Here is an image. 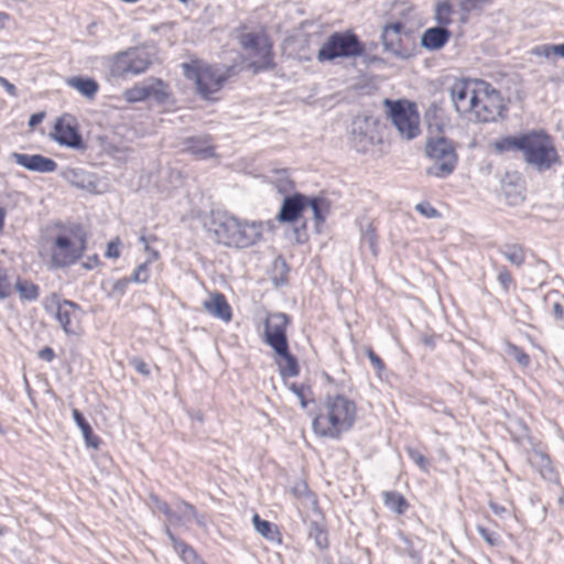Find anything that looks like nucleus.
Wrapping results in <instances>:
<instances>
[{"label": "nucleus", "mask_w": 564, "mask_h": 564, "mask_svg": "<svg viewBox=\"0 0 564 564\" xmlns=\"http://www.w3.org/2000/svg\"><path fill=\"white\" fill-rule=\"evenodd\" d=\"M356 419V404L348 398L327 395L323 411L313 420V430L325 437L337 438L348 431Z\"/></svg>", "instance_id": "f257e3e1"}, {"label": "nucleus", "mask_w": 564, "mask_h": 564, "mask_svg": "<svg viewBox=\"0 0 564 564\" xmlns=\"http://www.w3.org/2000/svg\"><path fill=\"white\" fill-rule=\"evenodd\" d=\"M212 231L218 243L228 248L245 249L262 239L263 224L223 215L213 220Z\"/></svg>", "instance_id": "f03ea898"}, {"label": "nucleus", "mask_w": 564, "mask_h": 564, "mask_svg": "<svg viewBox=\"0 0 564 564\" xmlns=\"http://www.w3.org/2000/svg\"><path fill=\"white\" fill-rule=\"evenodd\" d=\"M50 239L51 269H62L76 263L86 249V236L80 225L57 224Z\"/></svg>", "instance_id": "7ed1b4c3"}, {"label": "nucleus", "mask_w": 564, "mask_h": 564, "mask_svg": "<svg viewBox=\"0 0 564 564\" xmlns=\"http://www.w3.org/2000/svg\"><path fill=\"white\" fill-rule=\"evenodd\" d=\"M522 159L528 166L542 173L561 164L554 139L542 129L525 132Z\"/></svg>", "instance_id": "20e7f679"}, {"label": "nucleus", "mask_w": 564, "mask_h": 564, "mask_svg": "<svg viewBox=\"0 0 564 564\" xmlns=\"http://www.w3.org/2000/svg\"><path fill=\"white\" fill-rule=\"evenodd\" d=\"M237 40L249 62L248 68L254 74L274 68L272 43L264 32H241Z\"/></svg>", "instance_id": "39448f33"}, {"label": "nucleus", "mask_w": 564, "mask_h": 564, "mask_svg": "<svg viewBox=\"0 0 564 564\" xmlns=\"http://www.w3.org/2000/svg\"><path fill=\"white\" fill-rule=\"evenodd\" d=\"M184 76L187 79L194 80L197 94L204 98L212 100L213 94L219 91L228 77L236 74L234 66L227 67L226 72L220 68L200 65L197 63L182 64Z\"/></svg>", "instance_id": "423d86ee"}, {"label": "nucleus", "mask_w": 564, "mask_h": 564, "mask_svg": "<svg viewBox=\"0 0 564 564\" xmlns=\"http://www.w3.org/2000/svg\"><path fill=\"white\" fill-rule=\"evenodd\" d=\"M426 155L434 163L426 169V174L437 178H445L451 175L457 165L455 148L448 139L437 137L430 139L425 145Z\"/></svg>", "instance_id": "0eeeda50"}, {"label": "nucleus", "mask_w": 564, "mask_h": 564, "mask_svg": "<svg viewBox=\"0 0 564 564\" xmlns=\"http://www.w3.org/2000/svg\"><path fill=\"white\" fill-rule=\"evenodd\" d=\"M150 54L140 48H129L113 55L109 62V73L115 78H127L147 72L151 65Z\"/></svg>", "instance_id": "6e6552de"}, {"label": "nucleus", "mask_w": 564, "mask_h": 564, "mask_svg": "<svg viewBox=\"0 0 564 564\" xmlns=\"http://www.w3.org/2000/svg\"><path fill=\"white\" fill-rule=\"evenodd\" d=\"M389 117L399 135L404 140H412L420 133V116L414 104L391 101L386 99Z\"/></svg>", "instance_id": "1a4fd4ad"}, {"label": "nucleus", "mask_w": 564, "mask_h": 564, "mask_svg": "<svg viewBox=\"0 0 564 564\" xmlns=\"http://www.w3.org/2000/svg\"><path fill=\"white\" fill-rule=\"evenodd\" d=\"M364 45L357 35L350 32L334 33L319 48L318 61H333L337 57H354L364 53Z\"/></svg>", "instance_id": "9d476101"}, {"label": "nucleus", "mask_w": 564, "mask_h": 564, "mask_svg": "<svg viewBox=\"0 0 564 564\" xmlns=\"http://www.w3.org/2000/svg\"><path fill=\"white\" fill-rule=\"evenodd\" d=\"M475 106L469 120L478 122H494L502 117V112L506 110L500 93L484 80Z\"/></svg>", "instance_id": "9b49d317"}, {"label": "nucleus", "mask_w": 564, "mask_h": 564, "mask_svg": "<svg viewBox=\"0 0 564 564\" xmlns=\"http://www.w3.org/2000/svg\"><path fill=\"white\" fill-rule=\"evenodd\" d=\"M482 80L460 78L456 79L451 88L449 96L455 110L462 116L470 119L473 109L477 105L478 93Z\"/></svg>", "instance_id": "f8f14e48"}, {"label": "nucleus", "mask_w": 564, "mask_h": 564, "mask_svg": "<svg viewBox=\"0 0 564 564\" xmlns=\"http://www.w3.org/2000/svg\"><path fill=\"white\" fill-rule=\"evenodd\" d=\"M169 96V86L162 79L154 77H149L123 91V97L128 102H139L150 98L158 104H164Z\"/></svg>", "instance_id": "ddd939ff"}, {"label": "nucleus", "mask_w": 564, "mask_h": 564, "mask_svg": "<svg viewBox=\"0 0 564 564\" xmlns=\"http://www.w3.org/2000/svg\"><path fill=\"white\" fill-rule=\"evenodd\" d=\"M46 308L55 310V318L68 335H75L79 329L82 318L80 307L68 300L59 301L56 294L52 295L51 303L46 304Z\"/></svg>", "instance_id": "4468645a"}, {"label": "nucleus", "mask_w": 564, "mask_h": 564, "mask_svg": "<svg viewBox=\"0 0 564 564\" xmlns=\"http://www.w3.org/2000/svg\"><path fill=\"white\" fill-rule=\"evenodd\" d=\"M404 39H408V31L402 22L395 21L383 26L381 41L386 52L401 58L409 57Z\"/></svg>", "instance_id": "2eb2a0df"}, {"label": "nucleus", "mask_w": 564, "mask_h": 564, "mask_svg": "<svg viewBox=\"0 0 564 564\" xmlns=\"http://www.w3.org/2000/svg\"><path fill=\"white\" fill-rule=\"evenodd\" d=\"M289 316L284 313L270 314L264 321V341L273 349L282 351L289 346L286 326Z\"/></svg>", "instance_id": "dca6fc26"}, {"label": "nucleus", "mask_w": 564, "mask_h": 564, "mask_svg": "<svg viewBox=\"0 0 564 564\" xmlns=\"http://www.w3.org/2000/svg\"><path fill=\"white\" fill-rule=\"evenodd\" d=\"M51 137L61 145L76 150L85 149L83 139L76 129L73 118L69 116L61 117L56 120Z\"/></svg>", "instance_id": "f3484780"}, {"label": "nucleus", "mask_w": 564, "mask_h": 564, "mask_svg": "<svg viewBox=\"0 0 564 564\" xmlns=\"http://www.w3.org/2000/svg\"><path fill=\"white\" fill-rule=\"evenodd\" d=\"M10 159L31 172L52 173L57 169V163L54 160L41 154L12 152Z\"/></svg>", "instance_id": "a211bd4d"}, {"label": "nucleus", "mask_w": 564, "mask_h": 564, "mask_svg": "<svg viewBox=\"0 0 564 564\" xmlns=\"http://www.w3.org/2000/svg\"><path fill=\"white\" fill-rule=\"evenodd\" d=\"M371 121L368 118H356L351 123L350 143L357 152H366L373 143Z\"/></svg>", "instance_id": "6ab92c4d"}, {"label": "nucleus", "mask_w": 564, "mask_h": 564, "mask_svg": "<svg viewBox=\"0 0 564 564\" xmlns=\"http://www.w3.org/2000/svg\"><path fill=\"white\" fill-rule=\"evenodd\" d=\"M306 196L294 194L283 199L278 218L282 223L295 221L302 213H305Z\"/></svg>", "instance_id": "aec40b11"}, {"label": "nucleus", "mask_w": 564, "mask_h": 564, "mask_svg": "<svg viewBox=\"0 0 564 564\" xmlns=\"http://www.w3.org/2000/svg\"><path fill=\"white\" fill-rule=\"evenodd\" d=\"M205 311L212 316L219 318L226 323L231 321V308L221 293L213 294L208 300L204 301Z\"/></svg>", "instance_id": "412c9836"}, {"label": "nucleus", "mask_w": 564, "mask_h": 564, "mask_svg": "<svg viewBox=\"0 0 564 564\" xmlns=\"http://www.w3.org/2000/svg\"><path fill=\"white\" fill-rule=\"evenodd\" d=\"M184 144V151L191 153L198 160H207L215 155V148L208 135L189 138Z\"/></svg>", "instance_id": "4be33fe9"}, {"label": "nucleus", "mask_w": 564, "mask_h": 564, "mask_svg": "<svg viewBox=\"0 0 564 564\" xmlns=\"http://www.w3.org/2000/svg\"><path fill=\"white\" fill-rule=\"evenodd\" d=\"M451 32L443 26H434L424 31L421 37L423 47L432 51L442 48L449 40Z\"/></svg>", "instance_id": "5701e85b"}, {"label": "nucleus", "mask_w": 564, "mask_h": 564, "mask_svg": "<svg viewBox=\"0 0 564 564\" xmlns=\"http://www.w3.org/2000/svg\"><path fill=\"white\" fill-rule=\"evenodd\" d=\"M164 533L170 539L174 551L186 564H197V562L200 558L198 557L197 553L191 545H188L183 540L176 538L174 533L170 530L169 525H164Z\"/></svg>", "instance_id": "b1692460"}, {"label": "nucleus", "mask_w": 564, "mask_h": 564, "mask_svg": "<svg viewBox=\"0 0 564 564\" xmlns=\"http://www.w3.org/2000/svg\"><path fill=\"white\" fill-rule=\"evenodd\" d=\"M276 355V365L279 367L280 375L283 378H292L299 375V365L296 358L290 354L289 346L282 351L274 350Z\"/></svg>", "instance_id": "393cba45"}, {"label": "nucleus", "mask_w": 564, "mask_h": 564, "mask_svg": "<svg viewBox=\"0 0 564 564\" xmlns=\"http://www.w3.org/2000/svg\"><path fill=\"white\" fill-rule=\"evenodd\" d=\"M72 413L76 425L79 427L83 434L86 445L88 447L98 448L100 440L94 434L89 423L85 420L84 415L77 409H74Z\"/></svg>", "instance_id": "a878e982"}, {"label": "nucleus", "mask_w": 564, "mask_h": 564, "mask_svg": "<svg viewBox=\"0 0 564 564\" xmlns=\"http://www.w3.org/2000/svg\"><path fill=\"white\" fill-rule=\"evenodd\" d=\"M382 498L384 506L397 514H404L409 509L406 499L397 491H383Z\"/></svg>", "instance_id": "bb28decb"}, {"label": "nucleus", "mask_w": 564, "mask_h": 564, "mask_svg": "<svg viewBox=\"0 0 564 564\" xmlns=\"http://www.w3.org/2000/svg\"><path fill=\"white\" fill-rule=\"evenodd\" d=\"M67 83L87 98H94L99 87L98 83L93 78L72 77Z\"/></svg>", "instance_id": "cd10ccee"}, {"label": "nucleus", "mask_w": 564, "mask_h": 564, "mask_svg": "<svg viewBox=\"0 0 564 564\" xmlns=\"http://www.w3.org/2000/svg\"><path fill=\"white\" fill-rule=\"evenodd\" d=\"M499 253L502 254L512 265L518 268L525 261V253L520 245L511 243L501 246L499 248Z\"/></svg>", "instance_id": "c85d7f7f"}, {"label": "nucleus", "mask_w": 564, "mask_h": 564, "mask_svg": "<svg viewBox=\"0 0 564 564\" xmlns=\"http://www.w3.org/2000/svg\"><path fill=\"white\" fill-rule=\"evenodd\" d=\"M328 206L325 199L317 197H306L305 212H311L313 219L316 221V225H319L325 220V212Z\"/></svg>", "instance_id": "c756f323"}, {"label": "nucleus", "mask_w": 564, "mask_h": 564, "mask_svg": "<svg viewBox=\"0 0 564 564\" xmlns=\"http://www.w3.org/2000/svg\"><path fill=\"white\" fill-rule=\"evenodd\" d=\"M531 463L539 468L543 478L552 479L554 469L551 464L550 457L543 452H535L531 457Z\"/></svg>", "instance_id": "7c9ffc66"}, {"label": "nucleus", "mask_w": 564, "mask_h": 564, "mask_svg": "<svg viewBox=\"0 0 564 564\" xmlns=\"http://www.w3.org/2000/svg\"><path fill=\"white\" fill-rule=\"evenodd\" d=\"M524 141L525 133H522L518 137H506L495 142V149L500 153L511 150H518L522 153V144L524 143Z\"/></svg>", "instance_id": "2f4dec72"}, {"label": "nucleus", "mask_w": 564, "mask_h": 564, "mask_svg": "<svg viewBox=\"0 0 564 564\" xmlns=\"http://www.w3.org/2000/svg\"><path fill=\"white\" fill-rule=\"evenodd\" d=\"M15 290L20 297L25 301H35L40 296L39 286L31 281L19 279L15 283Z\"/></svg>", "instance_id": "473e14b6"}, {"label": "nucleus", "mask_w": 564, "mask_h": 564, "mask_svg": "<svg viewBox=\"0 0 564 564\" xmlns=\"http://www.w3.org/2000/svg\"><path fill=\"white\" fill-rule=\"evenodd\" d=\"M175 508L180 512L181 517L184 518V520L188 523L192 520H195V522L204 527L205 525V518L203 516H199L195 509V507L186 501H180L176 503Z\"/></svg>", "instance_id": "72a5a7b5"}, {"label": "nucleus", "mask_w": 564, "mask_h": 564, "mask_svg": "<svg viewBox=\"0 0 564 564\" xmlns=\"http://www.w3.org/2000/svg\"><path fill=\"white\" fill-rule=\"evenodd\" d=\"M452 13H453V6L449 1L444 0L441 2H437L435 8V20L438 23V26L445 28L446 25L452 23Z\"/></svg>", "instance_id": "f704fd0d"}, {"label": "nucleus", "mask_w": 564, "mask_h": 564, "mask_svg": "<svg viewBox=\"0 0 564 564\" xmlns=\"http://www.w3.org/2000/svg\"><path fill=\"white\" fill-rule=\"evenodd\" d=\"M271 182L275 185L280 193H288L293 188V183L290 180L286 170L273 171Z\"/></svg>", "instance_id": "c9c22d12"}, {"label": "nucleus", "mask_w": 564, "mask_h": 564, "mask_svg": "<svg viewBox=\"0 0 564 564\" xmlns=\"http://www.w3.org/2000/svg\"><path fill=\"white\" fill-rule=\"evenodd\" d=\"M252 522L256 531L263 538L273 541L275 538V531L273 530L272 523L267 520H262L258 513L253 514Z\"/></svg>", "instance_id": "e433bc0d"}, {"label": "nucleus", "mask_w": 564, "mask_h": 564, "mask_svg": "<svg viewBox=\"0 0 564 564\" xmlns=\"http://www.w3.org/2000/svg\"><path fill=\"white\" fill-rule=\"evenodd\" d=\"M494 267L497 270V280L499 284L501 285L505 293H508L510 288L513 285V279L508 271L506 267H499L498 264L494 263Z\"/></svg>", "instance_id": "4c0bfd02"}, {"label": "nucleus", "mask_w": 564, "mask_h": 564, "mask_svg": "<svg viewBox=\"0 0 564 564\" xmlns=\"http://www.w3.org/2000/svg\"><path fill=\"white\" fill-rule=\"evenodd\" d=\"M492 0H460L458 6L463 13L468 14L475 10H481L491 3Z\"/></svg>", "instance_id": "58836bf2"}, {"label": "nucleus", "mask_w": 564, "mask_h": 564, "mask_svg": "<svg viewBox=\"0 0 564 564\" xmlns=\"http://www.w3.org/2000/svg\"><path fill=\"white\" fill-rule=\"evenodd\" d=\"M400 538L403 542V546L400 547V553L409 556L416 563H421V555L420 553L414 549L413 543L403 534H400Z\"/></svg>", "instance_id": "ea45409f"}, {"label": "nucleus", "mask_w": 564, "mask_h": 564, "mask_svg": "<svg viewBox=\"0 0 564 564\" xmlns=\"http://www.w3.org/2000/svg\"><path fill=\"white\" fill-rule=\"evenodd\" d=\"M131 282L132 280L130 278H123L113 281L111 284L110 294L115 296H122Z\"/></svg>", "instance_id": "a19ab883"}, {"label": "nucleus", "mask_w": 564, "mask_h": 564, "mask_svg": "<svg viewBox=\"0 0 564 564\" xmlns=\"http://www.w3.org/2000/svg\"><path fill=\"white\" fill-rule=\"evenodd\" d=\"M149 267L148 263H142L137 267L133 275L130 278L132 282L145 283L149 280Z\"/></svg>", "instance_id": "79ce46f5"}, {"label": "nucleus", "mask_w": 564, "mask_h": 564, "mask_svg": "<svg viewBox=\"0 0 564 564\" xmlns=\"http://www.w3.org/2000/svg\"><path fill=\"white\" fill-rule=\"evenodd\" d=\"M129 365L140 375L144 377L150 376V367L142 358L132 357L129 359Z\"/></svg>", "instance_id": "37998d69"}, {"label": "nucleus", "mask_w": 564, "mask_h": 564, "mask_svg": "<svg viewBox=\"0 0 564 564\" xmlns=\"http://www.w3.org/2000/svg\"><path fill=\"white\" fill-rule=\"evenodd\" d=\"M11 294V283L8 280L4 270L0 269V300L9 297Z\"/></svg>", "instance_id": "c03bdc74"}, {"label": "nucleus", "mask_w": 564, "mask_h": 564, "mask_svg": "<svg viewBox=\"0 0 564 564\" xmlns=\"http://www.w3.org/2000/svg\"><path fill=\"white\" fill-rule=\"evenodd\" d=\"M311 535H314V539L316 541V544L321 549H325L328 545L327 535L326 533L319 529L317 525H314L313 529L310 532Z\"/></svg>", "instance_id": "a18cd8bd"}, {"label": "nucleus", "mask_w": 564, "mask_h": 564, "mask_svg": "<svg viewBox=\"0 0 564 564\" xmlns=\"http://www.w3.org/2000/svg\"><path fill=\"white\" fill-rule=\"evenodd\" d=\"M530 53L534 56L549 58L553 54V44H541L531 48Z\"/></svg>", "instance_id": "49530a36"}, {"label": "nucleus", "mask_w": 564, "mask_h": 564, "mask_svg": "<svg viewBox=\"0 0 564 564\" xmlns=\"http://www.w3.org/2000/svg\"><path fill=\"white\" fill-rule=\"evenodd\" d=\"M406 453L409 455V457L423 470H426V459L425 457L420 453L417 452L416 449L412 448V447H408L406 448Z\"/></svg>", "instance_id": "de8ad7c7"}, {"label": "nucleus", "mask_w": 564, "mask_h": 564, "mask_svg": "<svg viewBox=\"0 0 564 564\" xmlns=\"http://www.w3.org/2000/svg\"><path fill=\"white\" fill-rule=\"evenodd\" d=\"M477 532L479 533V535L491 546L496 545L498 543V538L497 535L489 531L488 529H486L485 527L482 525H477L476 528Z\"/></svg>", "instance_id": "09e8293b"}, {"label": "nucleus", "mask_w": 564, "mask_h": 564, "mask_svg": "<svg viewBox=\"0 0 564 564\" xmlns=\"http://www.w3.org/2000/svg\"><path fill=\"white\" fill-rule=\"evenodd\" d=\"M415 209L427 218H434L438 215V212L429 203H420Z\"/></svg>", "instance_id": "8fccbe9b"}, {"label": "nucleus", "mask_w": 564, "mask_h": 564, "mask_svg": "<svg viewBox=\"0 0 564 564\" xmlns=\"http://www.w3.org/2000/svg\"><path fill=\"white\" fill-rule=\"evenodd\" d=\"M120 241L117 238L113 241H110L107 246V250L105 252V256L107 258L117 259L120 257V250H119Z\"/></svg>", "instance_id": "3c124183"}, {"label": "nucleus", "mask_w": 564, "mask_h": 564, "mask_svg": "<svg viewBox=\"0 0 564 564\" xmlns=\"http://www.w3.org/2000/svg\"><path fill=\"white\" fill-rule=\"evenodd\" d=\"M151 501H152L153 507L158 511L162 512L165 517L171 514V508L169 507V505L165 501H162L156 496H151Z\"/></svg>", "instance_id": "603ef678"}, {"label": "nucleus", "mask_w": 564, "mask_h": 564, "mask_svg": "<svg viewBox=\"0 0 564 564\" xmlns=\"http://www.w3.org/2000/svg\"><path fill=\"white\" fill-rule=\"evenodd\" d=\"M513 357L514 359L523 367L529 366L530 364V357L528 354H525L523 350L519 349L518 347L513 346Z\"/></svg>", "instance_id": "864d4df0"}, {"label": "nucleus", "mask_w": 564, "mask_h": 564, "mask_svg": "<svg viewBox=\"0 0 564 564\" xmlns=\"http://www.w3.org/2000/svg\"><path fill=\"white\" fill-rule=\"evenodd\" d=\"M362 242L368 243L369 248L371 249L372 253L376 254V237L373 229L369 227L367 231L365 232L362 237Z\"/></svg>", "instance_id": "5fc2aeb1"}, {"label": "nucleus", "mask_w": 564, "mask_h": 564, "mask_svg": "<svg viewBox=\"0 0 564 564\" xmlns=\"http://www.w3.org/2000/svg\"><path fill=\"white\" fill-rule=\"evenodd\" d=\"M367 356H368L370 362L373 365V367L378 371H381L383 369V367H384L383 361L371 348L367 349Z\"/></svg>", "instance_id": "6e6d98bb"}, {"label": "nucleus", "mask_w": 564, "mask_h": 564, "mask_svg": "<svg viewBox=\"0 0 564 564\" xmlns=\"http://www.w3.org/2000/svg\"><path fill=\"white\" fill-rule=\"evenodd\" d=\"M167 521L173 525H183L187 522L184 520V518L181 517L180 512L175 508V510L171 509V514L166 516Z\"/></svg>", "instance_id": "4d7b16f0"}, {"label": "nucleus", "mask_w": 564, "mask_h": 564, "mask_svg": "<svg viewBox=\"0 0 564 564\" xmlns=\"http://www.w3.org/2000/svg\"><path fill=\"white\" fill-rule=\"evenodd\" d=\"M0 86H2L11 97L18 96L17 87L2 76H0Z\"/></svg>", "instance_id": "13d9d810"}, {"label": "nucleus", "mask_w": 564, "mask_h": 564, "mask_svg": "<svg viewBox=\"0 0 564 564\" xmlns=\"http://www.w3.org/2000/svg\"><path fill=\"white\" fill-rule=\"evenodd\" d=\"M290 388L294 392V394L299 398L301 406L303 409H305L307 406V401L305 399L303 387H297L296 384L293 383Z\"/></svg>", "instance_id": "bf43d9fd"}, {"label": "nucleus", "mask_w": 564, "mask_h": 564, "mask_svg": "<svg viewBox=\"0 0 564 564\" xmlns=\"http://www.w3.org/2000/svg\"><path fill=\"white\" fill-rule=\"evenodd\" d=\"M55 357V352L51 347H44L39 351V358L45 361H52Z\"/></svg>", "instance_id": "052dcab7"}, {"label": "nucleus", "mask_w": 564, "mask_h": 564, "mask_svg": "<svg viewBox=\"0 0 564 564\" xmlns=\"http://www.w3.org/2000/svg\"><path fill=\"white\" fill-rule=\"evenodd\" d=\"M552 314L555 319L562 321L564 317V308L560 302H555L552 305Z\"/></svg>", "instance_id": "680f3d73"}, {"label": "nucleus", "mask_w": 564, "mask_h": 564, "mask_svg": "<svg viewBox=\"0 0 564 564\" xmlns=\"http://www.w3.org/2000/svg\"><path fill=\"white\" fill-rule=\"evenodd\" d=\"M44 116H45V115H44V112H36V113H33V115L30 117V119H29V122H28L29 127H30L31 129L35 128L37 124H40V123L43 121Z\"/></svg>", "instance_id": "e2e57ef3"}, {"label": "nucleus", "mask_w": 564, "mask_h": 564, "mask_svg": "<svg viewBox=\"0 0 564 564\" xmlns=\"http://www.w3.org/2000/svg\"><path fill=\"white\" fill-rule=\"evenodd\" d=\"M489 507L492 510V512L497 516H502L507 512V509L503 506L498 505L497 502L490 501Z\"/></svg>", "instance_id": "0e129e2a"}, {"label": "nucleus", "mask_w": 564, "mask_h": 564, "mask_svg": "<svg viewBox=\"0 0 564 564\" xmlns=\"http://www.w3.org/2000/svg\"><path fill=\"white\" fill-rule=\"evenodd\" d=\"M421 340L425 346H427L430 348L435 347V337L434 336L424 335V336H422Z\"/></svg>", "instance_id": "69168bd1"}, {"label": "nucleus", "mask_w": 564, "mask_h": 564, "mask_svg": "<svg viewBox=\"0 0 564 564\" xmlns=\"http://www.w3.org/2000/svg\"><path fill=\"white\" fill-rule=\"evenodd\" d=\"M553 55L564 58V43L563 44H553Z\"/></svg>", "instance_id": "338daca9"}, {"label": "nucleus", "mask_w": 564, "mask_h": 564, "mask_svg": "<svg viewBox=\"0 0 564 564\" xmlns=\"http://www.w3.org/2000/svg\"><path fill=\"white\" fill-rule=\"evenodd\" d=\"M7 212L3 207H0V232L3 230L4 227V219H6Z\"/></svg>", "instance_id": "774afa93"}]
</instances>
